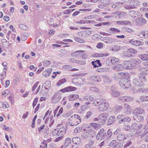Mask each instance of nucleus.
<instances>
[{
    "label": "nucleus",
    "mask_w": 148,
    "mask_h": 148,
    "mask_svg": "<svg viewBox=\"0 0 148 148\" xmlns=\"http://www.w3.org/2000/svg\"><path fill=\"white\" fill-rule=\"evenodd\" d=\"M93 104L95 107L99 106L98 110L101 112L105 111L109 106V103L106 100L102 98L95 101L93 102Z\"/></svg>",
    "instance_id": "obj_1"
},
{
    "label": "nucleus",
    "mask_w": 148,
    "mask_h": 148,
    "mask_svg": "<svg viewBox=\"0 0 148 148\" xmlns=\"http://www.w3.org/2000/svg\"><path fill=\"white\" fill-rule=\"evenodd\" d=\"M147 78L145 73H141L139 79L135 78L133 79V84L138 86H143L145 84Z\"/></svg>",
    "instance_id": "obj_2"
},
{
    "label": "nucleus",
    "mask_w": 148,
    "mask_h": 148,
    "mask_svg": "<svg viewBox=\"0 0 148 148\" xmlns=\"http://www.w3.org/2000/svg\"><path fill=\"white\" fill-rule=\"evenodd\" d=\"M124 79H121L119 82V83L121 86L123 88H130L131 84L129 81L128 79L130 78V75L129 76H125Z\"/></svg>",
    "instance_id": "obj_3"
},
{
    "label": "nucleus",
    "mask_w": 148,
    "mask_h": 148,
    "mask_svg": "<svg viewBox=\"0 0 148 148\" xmlns=\"http://www.w3.org/2000/svg\"><path fill=\"white\" fill-rule=\"evenodd\" d=\"M108 117V114L105 112L101 113L99 115V122L100 125H103L105 123Z\"/></svg>",
    "instance_id": "obj_4"
},
{
    "label": "nucleus",
    "mask_w": 148,
    "mask_h": 148,
    "mask_svg": "<svg viewBox=\"0 0 148 148\" xmlns=\"http://www.w3.org/2000/svg\"><path fill=\"white\" fill-rule=\"evenodd\" d=\"M61 93L58 92H56L52 97V102L53 103H56L61 99Z\"/></svg>",
    "instance_id": "obj_5"
},
{
    "label": "nucleus",
    "mask_w": 148,
    "mask_h": 148,
    "mask_svg": "<svg viewBox=\"0 0 148 148\" xmlns=\"http://www.w3.org/2000/svg\"><path fill=\"white\" fill-rule=\"evenodd\" d=\"M106 131L103 129H101L99 131V133L96 136V138L97 140L101 139L102 140L106 138Z\"/></svg>",
    "instance_id": "obj_6"
},
{
    "label": "nucleus",
    "mask_w": 148,
    "mask_h": 148,
    "mask_svg": "<svg viewBox=\"0 0 148 148\" xmlns=\"http://www.w3.org/2000/svg\"><path fill=\"white\" fill-rule=\"evenodd\" d=\"M129 74L127 73H120L115 74L114 76V79L116 80L123 78L125 76H129Z\"/></svg>",
    "instance_id": "obj_7"
},
{
    "label": "nucleus",
    "mask_w": 148,
    "mask_h": 148,
    "mask_svg": "<svg viewBox=\"0 0 148 148\" xmlns=\"http://www.w3.org/2000/svg\"><path fill=\"white\" fill-rule=\"evenodd\" d=\"M141 60L139 59H133L131 61V65H132V68H136L137 65L141 62Z\"/></svg>",
    "instance_id": "obj_8"
},
{
    "label": "nucleus",
    "mask_w": 148,
    "mask_h": 148,
    "mask_svg": "<svg viewBox=\"0 0 148 148\" xmlns=\"http://www.w3.org/2000/svg\"><path fill=\"white\" fill-rule=\"evenodd\" d=\"M127 137L126 135H125L124 134H121L117 136V139L118 141H123V144H125L126 142L125 140H127Z\"/></svg>",
    "instance_id": "obj_9"
},
{
    "label": "nucleus",
    "mask_w": 148,
    "mask_h": 148,
    "mask_svg": "<svg viewBox=\"0 0 148 148\" xmlns=\"http://www.w3.org/2000/svg\"><path fill=\"white\" fill-rule=\"evenodd\" d=\"M74 90V87L70 86L61 89L60 91L62 93L71 92Z\"/></svg>",
    "instance_id": "obj_10"
},
{
    "label": "nucleus",
    "mask_w": 148,
    "mask_h": 148,
    "mask_svg": "<svg viewBox=\"0 0 148 148\" xmlns=\"http://www.w3.org/2000/svg\"><path fill=\"white\" fill-rule=\"evenodd\" d=\"M120 100L123 102L125 101L130 102L133 99V97L127 96H121L119 98Z\"/></svg>",
    "instance_id": "obj_11"
},
{
    "label": "nucleus",
    "mask_w": 148,
    "mask_h": 148,
    "mask_svg": "<svg viewBox=\"0 0 148 148\" xmlns=\"http://www.w3.org/2000/svg\"><path fill=\"white\" fill-rule=\"evenodd\" d=\"M133 119L134 120L138 122H143L144 120V117L139 115L134 116Z\"/></svg>",
    "instance_id": "obj_12"
},
{
    "label": "nucleus",
    "mask_w": 148,
    "mask_h": 148,
    "mask_svg": "<svg viewBox=\"0 0 148 148\" xmlns=\"http://www.w3.org/2000/svg\"><path fill=\"white\" fill-rule=\"evenodd\" d=\"M116 119L115 116H111L108 120L107 125H110L116 122Z\"/></svg>",
    "instance_id": "obj_13"
},
{
    "label": "nucleus",
    "mask_w": 148,
    "mask_h": 148,
    "mask_svg": "<svg viewBox=\"0 0 148 148\" xmlns=\"http://www.w3.org/2000/svg\"><path fill=\"white\" fill-rule=\"evenodd\" d=\"M103 41L106 43L111 44L114 42L115 40L112 38L109 37H105L103 39Z\"/></svg>",
    "instance_id": "obj_14"
},
{
    "label": "nucleus",
    "mask_w": 148,
    "mask_h": 148,
    "mask_svg": "<svg viewBox=\"0 0 148 148\" xmlns=\"http://www.w3.org/2000/svg\"><path fill=\"white\" fill-rule=\"evenodd\" d=\"M130 3L134 9L139 6L140 4V3L138 1H130Z\"/></svg>",
    "instance_id": "obj_15"
},
{
    "label": "nucleus",
    "mask_w": 148,
    "mask_h": 148,
    "mask_svg": "<svg viewBox=\"0 0 148 148\" xmlns=\"http://www.w3.org/2000/svg\"><path fill=\"white\" fill-rule=\"evenodd\" d=\"M71 143V140L70 138H67L64 141V144L62 145L60 148H66Z\"/></svg>",
    "instance_id": "obj_16"
},
{
    "label": "nucleus",
    "mask_w": 148,
    "mask_h": 148,
    "mask_svg": "<svg viewBox=\"0 0 148 148\" xmlns=\"http://www.w3.org/2000/svg\"><path fill=\"white\" fill-rule=\"evenodd\" d=\"M112 95L114 97H117L120 95V92L117 90L114 89L113 87H112Z\"/></svg>",
    "instance_id": "obj_17"
},
{
    "label": "nucleus",
    "mask_w": 148,
    "mask_h": 148,
    "mask_svg": "<svg viewBox=\"0 0 148 148\" xmlns=\"http://www.w3.org/2000/svg\"><path fill=\"white\" fill-rule=\"evenodd\" d=\"M75 82L77 86L82 85L83 84V79L80 77L75 78Z\"/></svg>",
    "instance_id": "obj_18"
},
{
    "label": "nucleus",
    "mask_w": 148,
    "mask_h": 148,
    "mask_svg": "<svg viewBox=\"0 0 148 148\" xmlns=\"http://www.w3.org/2000/svg\"><path fill=\"white\" fill-rule=\"evenodd\" d=\"M89 79L90 80L94 81V82H100L101 79L99 76H92L89 77Z\"/></svg>",
    "instance_id": "obj_19"
},
{
    "label": "nucleus",
    "mask_w": 148,
    "mask_h": 148,
    "mask_svg": "<svg viewBox=\"0 0 148 148\" xmlns=\"http://www.w3.org/2000/svg\"><path fill=\"white\" fill-rule=\"evenodd\" d=\"M124 105V108L126 110L127 114H130L132 110L130 106L127 103H125Z\"/></svg>",
    "instance_id": "obj_20"
},
{
    "label": "nucleus",
    "mask_w": 148,
    "mask_h": 148,
    "mask_svg": "<svg viewBox=\"0 0 148 148\" xmlns=\"http://www.w3.org/2000/svg\"><path fill=\"white\" fill-rule=\"evenodd\" d=\"M124 66L126 69H133L131 62H130L129 61H125L124 62Z\"/></svg>",
    "instance_id": "obj_21"
},
{
    "label": "nucleus",
    "mask_w": 148,
    "mask_h": 148,
    "mask_svg": "<svg viewBox=\"0 0 148 148\" xmlns=\"http://www.w3.org/2000/svg\"><path fill=\"white\" fill-rule=\"evenodd\" d=\"M108 32L111 34H115L117 33L120 32V31L116 28L112 27L108 30Z\"/></svg>",
    "instance_id": "obj_22"
},
{
    "label": "nucleus",
    "mask_w": 148,
    "mask_h": 148,
    "mask_svg": "<svg viewBox=\"0 0 148 148\" xmlns=\"http://www.w3.org/2000/svg\"><path fill=\"white\" fill-rule=\"evenodd\" d=\"M131 119L129 117H126L122 119L119 121V123L121 124L124 122H130L131 121Z\"/></svg>",
    "instance_id": "obj_23"
},
{
    "label": "nucleus",
    "mask_w": 148,
    "mask_h": 148,
    "mask_svg": "<svg viewBox=\"0 0 148 148\" xmlns=\"http://www.w3.org/2000/svg\"><path fill=\"white\" fill-rule=\"evenodd\" d=\"M91 63L93 65L94 68H96L101 65V64L100 63V61L99 60H97L95 61H92Z\"/></svg>",
    "instance_id": "obj_24"
},
{
    "label": "nucleus",
    "mask_w": 148,
    "mask_h": 148,
    "mask_svg": "<svg viewBox=\"0 0 148 148\" xmlns=\"http://www.w3.org/2000/svg\"><path fill=\"white\" fill-rule=\"evenodd\" d=\"M51 139V138H50ZM50 139H47V140H44L42 142V145H40V148H47V143H48L50 141Z\"/></svg>",
    "instance_id": "obj_25"
},
{
    "label": "nucleus",
    "mask_w": 148,
    "mask_h": 148,
    "mask_svg": "<svg viewBox=\"0 0 148 148\" xmlns=\"http://www.w3.org/2000/svg\"><path fill=\"white\" fill-rule=\"evenodd\" d=\"M92 32L91 30H86L83 32V37H87L89 36H90Z\"/></svg>",
    "instance_id": "obj_26"
},
{
    "label": "nucleus",
    "mask_w": 148,
    "mask_h": 148,
    "mask_svg": "<svg viewBox=\"0 0 148 148\" xmlns=\"http://www.w3.org/2000/svg\"><path fill=\"white\" fill-rule=\"evenodd\" d=\"M122 106L121 105H116L114 108V110L115 112H120L123 109Z\"/></svg>",
    "instance_id": "obj_27"
},
{
    "label": "nucleus",
    "mask_w": 148,
    "mask_h": 148,
    "mask_svg": "<svg viewBox=\"0 0 148 148\" xmlns=\"http://www.w3.org/2000/svg\"><path fill=\"white\" fill-rule=\"evenodd\" d=\"M112 133L111 130L109 129L107 131L106 134V139H109L112 135Z\"/></svg>",
    "instance_id": "obj_28"
},
{
    "label": "nucleus",
    "mask_w": 148,
    "mask_h": 148,
    "mask_svg": "<svg viewBox=\"0 0 148 148\" xmlns=\"http://www.w3.org/2000/svg\"><path fill=\"white\" fill-rule=\"evenodd\" d=\"M130 42L133 45L138 46L142 44V42L138 40L135 41L131 40L130 41Z\"/></svg>",
    "instance_id": "obj_29"
},
{
    "label": "nucleus",
    "mask_w": 148,
    "mask_h": 148,
    "mask_svg": "<svg viewBox=\"0 0 148 148\" xmlns=\"http://www.w3.org/2000/svg\"><path fill=\"white\" fill-rule=\"evenodd\" d=\"M139 58L143 61L148 60V55L147 54H142L140 56Z\"/></svg>",
    "instance_id": "obj_30"
},
{
    "label": "nucleus",
    "mask_w": 148,
    "mask_h": 148,
    "mask_svg": "<svg viewBox=\"0 0 148 148\" xmlns=\"http://www.w3.org/2000/svg\"><path fill=\"white\" fill-rule=\"evenodd\" d=\"M51 71V69L46 70L45 71L43 72V75L45 77H48L50 75Z\"/></svg>",
    "instance_id": "obj_31"
},
{
    "label": "nucleus",
    "mask_w": 148,
    "mask_h": 148,
    "mask_svg": "<svg viewBox=\"0 0 148 148\" xmlns=\"http://www.w3.org/2000/svg\"><path fill=\"white\" fill-rule=\"evenodd\" d=\"M123 66L121 64H119L116 66L113 67V69L118 71H120L122 70L123 69Z\"/></svg>",
    "instance_id": "obj_32"
},
{
    "label": "nucleus",
    "mask_w": 148,
    "mask_h": 148,
    "mask_svg": "<svg viewBox=\"0 0 148 148\" xmlns=\"http://www.w3.org/2000/svg\"><path fill=\"white\" fill-rule=\"evenodd\" d=\"M66 128L64 126L61 127L60 129L58 128L59 135L60 136L64 134L65 133Z\"/></svg>",
    "instance_id": "obj_33"
},
{
    "label": "nucleus",
    "mask_w": 148,
    "mask_h": 148,
    "mask_svg": "<svg viewBox=\"0 0 148 148\" xmlns=\"http://www.w3.org/2000/svg\"><path fill=\"white\" fill-rule=\"evenodd\" d=\"M138 127V126L137 124L136 123H133L130 127L131 132H135V130H137Z\"/></svg>",
    "instance_id": "obj_34"
},
{
    "label": "nucleus",
    "mask_w": 148,
    "mask_h": 148,
    "mask_svg": "<svg viewBox=\"0 0 148 148\" xmlns=\"http://www.w3.org/2000/svg\"><path fill=\"white\" fill-rule=\"evenodd\" d=\"M90 125L93 127L94 128L97 130L99 128V126L100 125L99 122L98 124L96 123H90Z\"/></svg>",
    "instance_id": "obj_35"
},
{
    "label": "nucleus",
    "mask_w": 148,
    "mask_h": 148,
    "mask_svg": "<svg viewBox=\"0 0 148 148\" xmlns=\"http://www.w3.org/2000/svg\"><path fill=\"white\" fill-rule=\"evenodd\" d=\"M117 143L116 140H113L109 143L108 145L110 147L115 148Z\"/></svg>",
    "instance_id": "obj_36"
},
{
    "label": "nucleus",
    "mask_w": 148,
    "mask_h": 148,
    "mask_svg": "<svg viewBox=\"0 0 148 148\" xmlns=\"http://www.w3.org/2000/svg\"><path fill=\"white\" fill-rule=\"evenodd\" d=\"M85 51L81 50L77 51H75V57H76L79 56H81V55L80 53H84L85 52Z\"/></svg>",
    "instance_id": "obj_37"
},
{
    "label": "nucleus",
    "mask_w": 148,
    "mask_h": 148,
    "mask_svg": "<svg viewBox=\"0 0 148 148\" xmlns=\"http://www.w3.org/2000/svg\"><path fill=\"white\" fill-rule=\"evenodd\" d=\"M140 100L142 102L148 101V96L142 95L140 97Z\"/></svg>",
    "instance_id": "obj_38"
},
{
    "label": "nucleus",
    "mask_w": 148,
    "mask_h": 148,
    "mask_svg": "<svg viewBox=\"0 0 148 148\" xmlns=\"http://www.w3.org/2000/svg\"><path fill=\"white\" fill-rule=\"evenodd\" d=\"M125 140L126 142L123 148H127L128 146L132 144V142L130 140H129L128 139Z\"/></svg>",
    "instance_id": "obj_39"
},
{
    "label": "nucleus",
    "mask_w": 148,
    "mask_h": 148,
    "mask_svg": "<svg viewBox=\"0 0 148 148\" xmlns=\"http://www.w3.org/2000/svg\"><path fill=\"white\" fill-rule=\"evenodd\" d=\"M139 24L141 26H143L145 25L146 23V20L144 19L141 18L139 19Z\"/></svg>",
    "instance_id": "obj_40"
},
{
    "label": "nucleus",
    "mask_w": 148,
    "mask_h": 148,
    "mask_svg": "<svg viewBox=\"0 0 148 148\" xmlns=\"http://www.w3.org/2000/svg\"><path fill=\"white\" fill-rule=\"evenodd\" d=\"M66 80L65 78H64L63 79L59 80L57 83V85L58 86H60L62 84H64V83L66 82Z\"/></svg>",
    "instance_id": "obj_41"
},
{
    "label": "nucleus",
    "mask_w": 148,
    "mask_h": 148,
    "mask_svg": "<svg viewBox=\"0 0 148 148\" xmlns=\"http://www.w3.org/2000/svg\"><path fill=\"white\" fill-rule=\"evenodd\" d=\"M110 58L111 63L112 64H114L119 60L118 58H116L114 57H110Z\"/></svg>",
    "instance_id": "obj_42"
},
{
    "label": "nucleus",
    "mask_w": 148,
    "mask_h": 148,
    "mask_svg": "<svg viewBox=\"0 0 148 148\" xmlns=\"http://www.w3.org/2000/svg\"><path fill=\"white\" fill-rule=\"evenodd\" d=\"M52 134L53 136H60L59 135V133L58 131V128L54 130L52 132Z\"/></svg>",
    "instance_id": "obj_43"
},
{
    "label": "nucleus",
    "mask_w": 148,
    "mask_h": 148,
    "mask_svg": "<svg viewBox=\"0 0 148 148\" xmlns=\"http://www.w3.org/2000/svg\"><path fill=\"white\" fill-rule=\"evenodd\" d=\"M137 108L138 114H142L144 113V110L143 108L140 107Z\"/></svg>",
    "instance_id": "obj_44"
},
{
    "label": "nucleus",
    "mask_w": 148,
    "mask_h": 148,
    "mask_svg": "<svg viewBox=\"0 0 148 148\" xmlns=\"http://www.w3.org/2000/svg\"><path fill=\"white\" fill-rule=\"evenodd\" d=\"M19 27L21 29L27 30L29 29V27L24 25L21 24L19 25Z\"/></svg>",
    "instance_id": "obj_45"
},
{
    "label": "nucleus",
    "mask_w": 148,
    "mask_h": 148,
    "mask_svg": "<svg viewBox=\"0 0 148 148\" xmlns=\"http://www.w3.org/2000/svg\"><path fill=\"white\" fill-rule=\"evenodd\" d=\"M89 134H90L92 136H95L96 134L95 131L93 129H90L88 131Z\"/></svg>",
    "instance_id": "obj_46"
},
{
    "label": "nucleus",
    "mask_w": 148,
    "mask_h": 148,
    "mask_svg": "<svg viewBox=\"0 0 148 148\" xmlns=\"http://www.w3.org/2000/svg\"><path fill=\"white\" fill-rule=\"evenodd\" d=\"M75 40L76 41L80 43H84L85 42L84 40L82 39H81V38H79L78 37H75Z\"/></svg>",
    "instance_id": "obj_47"
},
{
    "label": "nucleus",
    "mask_w": 148,
    "mask_h": 148,
    "mask_svg": "<svg viewBox=\"0 0 148 148\" xmlns=\"http://www.w3.org/2000/svg\"><path fill=\"white\" fill-rule=\"evenodd\" d=\"M122 29L123 31H125L129 33H131L132 32V29L129 28H127L123 27L122 28Z\"/></svg>",
    "instance_id": "obj_48"
},
{
    "label": "nucleus",
    "mask_w": 148,
    "mask_h": 148,
    "mask_svg": "<svg viewBox=\"0 0 148 148\" xmlns=\"http://www.w3.org/2000/svg\"><path fill=\"white\" fill-rule=\"evenodd\" d=\"M75 145H79L81 142L80 139L79 137H75Z\"/></svg>",
    "instance_id": "obj_49"
},
{
    "label": "nucleus",
    "mask_w": 148,
    "mask_h": 148,
    "mask_svg": "<svg viewBox=\"0 0 148 148\" xmlns=\"http://www.w3.org/2000/svg\"><path fill=\"white\" fill-rule=\"evenodd\" d=\"M121 49L120 46L117 45H115L114 46L112 49V51H117L120 50Z\"/></svg>",
    "instance_id": "obj_50"
},
{
    "label": "nucleus",
    "mask_w": 148,
    "mask_h": 148,
    "mask_svg": "<svg viewBox=\"0 0 148 148\" xmlns=\"http://www.w3.org/2000/svg\"><path fill=\"white\" fill-rule=\"evenodd\" d=\"M66 69L68 70L69 71H74V68L72 69L71 66L70 65H65L64 66Z\"/></svg>",
    "instance_id": "obj_51"
},
{
    "label": "nucleus",
    "mask_w": 148,
    "mask_h": 148,
    "mask_svg": "<svg viewBox=\"0 0 148 148\" xmlns=\"http://www.w3.org/2000/svg\"><path fill=\"white\" fill-rule=\"evenodd\" d=\"M145 31H142L138 33V36L141 38H143L145 36Z\"/></svg>",
    "instance_id": "obj_52"
},
{
    "label": "nucleus",
    "mask_w": 148,
    "mask_h": 148,
    "mask_svg": "<svg viewBox=\"0 0 148 148\" xmlns=\"http://www.w3.org/2000/svg\"><path fill=\"white\" fill-rule=\"evenodd\" d=\"M138 91L140 92L144 93L148 92V88H141L138 89Z\"/></svg>",
    "instance_id": "obj_53"
},
{
    "label": "nucleus",
    "mask_w": 148,
    "mask_h": 148,
    "mask_svg": "<svg viewBox=\"0 0 148 148\" xmlns=\"http://www.w3.org/2000/svg\"><path fill=\"white\" fill-rule=\"evenodd\" d=\"M74 119H72V120L71 119H70V120H69L67 125H69L71 126H74Z\"/></svg>",
    "instance_id": "obj_54"
},
{
    "label": "nucleus",
    "mask_w": 148,
    "mask_h": 148,
    "mask_svg": "<svg viewBox=\"0 0 148 148\" xmlns=\"http://www.w3.org/2000/svg\"><path fill=\"white\" fill-rule=\"evenodd\" d=\"M128 53H131L135 54L137 53V51L136 50L132 48L129 49L127 51Z\"/></svg>",
    "instance_id": "obj_55"
},
{
    "label": "nucleus",
    "mask_w": 148,
    "mask_h": 148,
    "mask_svg": "<svg viewBox=\"0 0 148 148\" xmlns=\"http://www.w3.org/2000/svg\"><path fill=\"white\" fill-rule=\"evenodd\" d=\"M75 63L79 64L81 65H84L86 64V62L82 60H75Z\"/></svg>",
    "instance_id": "obj_56"
},
{
    "label": "nucleus",
    "mask_w": 148,
    "mask_h": 148,
    "mask_svg": "<svg viewBox=\"0 0 148 148\" xmlns=\"http://www.w3.org/2000/svg\"><path fill=\"white\" fill-rule=\"evenodd\" d=\"M92 114V112L90 111H88L86 113L85 118L86 119H87L89 118Z\"/></svg>",
    "instance_id": "obj_57"
},
{
    "label": "nucleus",
    "mask_w": 148,
    "mask_h": 148,
    "mask_svg": "<svg viewBox=\"0 0 148 148\" xmlns=\"http://www.w3.org/2000/svg\"><path fill=\"white\" fill-rule=\"evenodd\" d=\"M45 125H43L41 126L40 127L38 128V130L39 132H42L43 130L44 129Z\"/></svg>",
    "instance_id": "obj_58"
},
{
    "label": "nucleus",
    "mask_w": 148,
    "mask_h": 148,
    "mask_svg": "<svg viewBox=\"0 0 148 148\" xmlns=\"http://www.w3.org/2000/svg\"><path fill=\"white\" fill-rule=\"evenodd\" d=\"M51 64V62L47 60L44 61L43 62V65L45 66L49 65Z\"/></svg>",
    "instance_id": "obj_59"
},
{
    "label": "nucleus",
    "mask_w": 148,
    "mask_h": 148,
    "mask_svg": "<svg viewBox=\"0 0 148 148\" xmlns=\"http://www.w3.org/2000/svg\"><path fill=\"white\" fill-rule=\"evenodd\" d=\"M37 117V115H35L34 118L33 119L32 121V128H34L35 127V121Z\"/></svg>",
    "instance_id": "obj_60"
},
{
    "label": "nucleus",
    "mask_w": 148,
    "mask_h": 148,
    "mask_svg": "<svg viewBox=\"0 0 148 148\" xmlns=\"http://www.w3.org/2000/svg\"><path fill=\"white\" fill-rule=\"evenodd\" d=\"M90 90L92 91L95 92H97L98 91V89L96 87H92L90 88Z\"/></svg>",
    "instance_id": "obj_61"
},
{
    "label": "nucleus",
    "mask_w": 148,
    "mask_h": 148,
    "mask_svg": "<svg viewBox=\"0 0 148 148\" xmlns=\"http://www.w3.org/2000/svg\"><path fill=\"white\" fill-rule=\"evenodd\" d=\"M123 143L122 144L121 143H119L117 142L115 148H122L123 146Z\"/></svg>",
    "instance_id": "obj_62"
},
{
    "label": "nucleus",
    "mask_w": 148,
    "mask_h": 148,
    "mask_svg": "<svg viewBox=\"0 0 148 148\" xmlns=\"http://www.w3.org/2000/svg\"><path fill=\"white\" fill-rule=\"evenodd\" d=\"M68 99L70 101H73L74 99V95L71 94L68 96Z\"/></svg>",
    "instance_id": "obj_63"
},
{
    "label": "nucleus",
    "mask_w": 148,
    "mask_h": 148,
    "mask_svg": "<svg viewBox=\"0 0 148 148\" xmlns=\"http://www.w3.org/2000/svg\"><path fill=\"white\" fill-rule=\"evenodd\" d=\"M38 101V99L37 97H36L34 99L32 104L33 108H34L36 106Z\"/></svg>",
    "instance_id": "obj_64"
}]
</instances>
